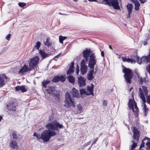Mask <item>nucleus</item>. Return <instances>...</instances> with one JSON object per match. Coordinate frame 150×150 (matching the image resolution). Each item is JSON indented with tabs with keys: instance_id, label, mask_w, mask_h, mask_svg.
<instances>
[{
	"instance_id": "nucleus-2",
	"label": "nucleus",
	"mask_w": 150,
	"mask_h": 150,
	"mask_svg": "<svg viewBox=\"0 0 150 150\" xmlns=\"http://www.w3.org/2000/svg\"><path fill=\"white\" fill-rule=\"evenodd\" d=\"M142 89L141 88H139V91L140 93V97L141 99H142L143 104H144V107L143 109H144V116H146L147 115L148 112L149 111V109L146 107V106L145 103L146 102V100L144 95V92L145 93V95H146L147 94L148 91L147 90V88L143 86L142 87Z\"/></svg>"
},
{
	"instance_id": "nucleus-56",
	"label": "nucleus",
	"mask_w": 150,
	"mask_h": 150,
	"mask_svg": "<svg viewBox=\"0 0 150 150\" xmlns=\"http://www.w3.org/2000/svg\"><path fill=\"white\" fill-rule=\"evenodd\" d=\"M101 54L102 56L103 57H104V52L103 51H101Z\"/></svg>"
},
{
	"instance_id": "nucleus-24",
	"label": "nucleus",
	"mask_w": 150,
	"mask_h": 150,
	"mask_svg": "<svg viewBox=\"0 0 150 150\" xmlns=\"http://www.w3.org/2000/svg\"><path fill=\"white\" fill-rule=\"evenodd\" d=\"M39 53L43 59L49 56V54L46 53L44 51L40 50H39Z\"/></svg>"
},
{
	"instance_id": "nucleus-28",
	"label": "nucleus",
	"mask_w": 150,
	"mask_h": 150,
	"mask_svg": "<svg viewBox=\"0 0 150 150\" xmlns=\"http://www.w3.org/2000/svg\"><path fill=\"white\" fill-rule=\"evenodd\" d=\"M67 79L69 82L72 83H74L75 79L72 76H69L68 77Z\"/></svg>"
},
{
	"instance_id": "nucleus-44",
	"label": "nucleus",
	"mask_w": 150,
	"mask_h": 150,
	"mask_svg": "<svg viewBox=\"0 0 150 150\" xmlns=\"http://www.w3.org/2000/svg\"><path fill=\"white\" fill-rule=\"evenodd\" d=\"M138 78L139 79H140L139 81H140V83H142V82L144 81L143 79L142 78V77L141 76H140V75L139 76H138Z\"/></svg>"
},
{
	"instance_id": "nucleus-15",
	"label": "nucleus",
	"mask_w": 150,
	"mask_h": 150,
	"mask_svg": "<svg viewBox=\"0 0 150 150\" xmlns=\"http://www.w3.org/2000/svg\"><path fill=\"white\" fill-rule=\"evenodd\" d=\"M9 145L11 149H17L18 148L17 143L14 139L11 140Z\"/></svg>"
},
{
	"instance_id": "nucleus-22",
	"label": "nucleus",
	"mask_w": 150,
	"mask_h": 150,
	"mask_svg": "<svg viewBox=\"0 0 150 150\" xmlns=\"http://www.w3.org/2000/svg\"><path fill=\"white\" fill-rule=\"evenodd\" d=\"M15 89L16 91H21L23 92H25L27 91L25 86H17L15 87Z\"/></svg>"
},
{
	"instance_id": "nucleus-39",
	"label": "nucleus",
	"mask_w": 150,
	"mask_h": 150,
	"mask_svg": "<svg viewBox=\"0 0 150 150\" xmlns=\"http://www.w3.org/2000/svg\"><path fill=\"white\" fill-rule=\"evenodd\" d=\"M86 59H82L81 63V67L87 66L86 65Z\"/></svg>"
},
{
	"instance_id": "nucleus-1",
	"label": "nucleus",
	"mask_w": 150,
	"mask_h": 150,
	"mask_svg": "<svg viewBox=\"0 0 150 150\" xmlns=\"http://www.w3.org/2000/svg\"><path fill=\"white\" fill-rule=\"evenodd\" d=\"M39 59L38 57L36 56L32 58L29 63V68L26 64L24 65L22 68L19 71L20 74H23L26 72L30 71L31 69H34L38 63Z\"/></svg>"
},
{
	"instance_id": "nucleus-52",
	"label": "nucleus",
	"mask_w": 150,
	"mask_h": 150,
	"mask_svg": "<svg viewBox=\"0 0 150 150\" xmlns=\"http://www.w3.org/2000/svg\"><path fill=\"white\" fill-rule=\"evenodd\" d=\"M129 62H130L132 63H135V61L134 59H131Z\"/></svg>"
},
{
	"instance_id": "nucleus-17",
	"label": "nucleus",
	"mask_w": 150,
	"mask_h": 150,
	"mask_svg": "<svg viewBox=\"0 0 150 150\" xmlns=\"http://www.w3.org/2000/svg\"><path fill=\"white\" fill-rule=\"evenodd\" d=\"M94 88V85L91 83V86H88L87 87V95H94L93 93V90Z\"/></svg>"
},
{
	"instance_id": "nucleus-31",
	"label": "nucleus",
	"mask_w": 150,
	"mask_h": 150,
	"mask_svg": "<svg viewBox=\"0 0 150 150\" xmlns=\"http://www.w3.org/2000/svg\"><path fill=\"white\" fill-rule=\"evenodd\" d=\"M149 139V138H148L147 137H145L142 140V143L140 146V149H141L142 148L144 147V144L145 142H144V141H146V139Z\"/></svg>"
},
{
	"instance_id": "nucleus-49",
	"label": "nucleus",
	"mask_w": 150,
	"mask_h": 150,
	"mask_svg": "<svg viewBox=\"0 0 150 150\" xmlns=\"http://www.w3.org/2000/svg\"><path fill=\"white\" fill-rule=\"evenodd\" d=\"M135 71L134 72L136 74V75H137L138 76H139V73L138 72V70L137 69H135L134 70Z\"/></svg>"
},
{
	"instance_id": "nucleus-30",
	"label": "nucleus",
	"mask_w": 150,
	"mask_h": 150,
	"mask_svg": "<svg viewBox=\"0 0 150 150\" xmlns=\"http://www.w3.org/2000/svg\"><path fill=\"white\" fill-rule=\"evenodd\" d=\"M67 37L66 36H62V35H60L59 37V42L60 43L62 44H63V41L67 39Z\"/></svg>"
},
{
	"instance_id": "nucleus-3",
	"label": "nucleus",
	"mask_w": 150,
	"mask_h": 150,
	"mask_svg": "<svg viewBox=\"0 0 150 150\" xmlns=\"http://www.w3.org/2000/svg\"><path fill=\"white\" fill-rule=\"evenodd\" d=\"M134 134L133 137V140L131 142L133 143L130 147L129 150H132L135 149L137 146V143L139 137V132L136 128L133 127Z\"/></svg>"
},
{
	"instance_id": "nucleus-6",
	"label": "nucleus",
	"mask_w": 150,
	"mask_h": 150,
	"mask_svg": "<svg viewBox=\"0 0 150 150\" xmlns=\"http://www.w3.org/2000/svg\"><path fill=\"white\" fill-rule=\"evenodd\" d=\"M65 104L64 106L67 108H71V107H74L75 104L74 99L71 98L69 93L67 92L65 95Z\"/></svg>"
},
{
	"instance_id": "nucleus-25",
	"label": "nucleus",
	"mask_w": 150,
	"mask_h": 150,
	"mask_svg": "<svg viewBox=\"0 0 150 150\" xmlns=\"http://www.w3.org/2000/svg\"><path fill=\"white\" fill-rule=\"evenodd\" d=\"M44 44L48 47L52 45V42L50 41V38L48 37L46 39V41L44 42Z\"/></svg>"
},
{
	"instance_id": "nucleus-43",
	"label": "nucleus",
	"mask_w": 150,
	"mask_h": 150,
	"mask_svg": "<svg viewBox=\"0 0 150 150\" xmlns=\"http://www.w3.org/2000/svg\"><path fill=\"white\" fill-rule=\"evenodd\" d=\"M147 102L150 105V95L146 97Z\"/></svg>"
},
{
	"instance_id": "nucleus-23",
	"label": "nucleus",
	"mask_w": 150,
	"mask_h": 150,
	"mask_svg": "<svg viewBox=\"0 0 150 150\" xmlns=\"http://www.w3.org/2000/svg\"><path fill=\"white\" fill-rule=\"evenodd\" d=\"M136 103L132 99L129 100L128 102V107L129 109H133L134 108V105Z\"/></svg>"
},
{
	"instance_id": "nucleus-53",
	"label": "nucleus",
	"mask_w": 150,
	"mask_h": 150,
	"mask_svg": "<svg viewBox=\"0 0 150 150\" xmlns=\"http://www.w3.org/2000/svg\"><path fill=\"white\" fill-rule=\"evenodd\" d=\"M139 1L142 4H144L146 1V0H139Z\"/></svg>"
},
{
	"instance_id": "nucleus-26",
	"label": "nucleus",
	"mask_w": 150,
	"mask_h": 150,
	"mask_svg": "<svg viewBox=\"0 0 150 150\" xmlns=\"http://www.w3.org/2000/svg\"><path fill=\"white\" fill-rule=\"evenodd\" d=\"M80 70L81 74L83 75L87 72V66L81 67Z\"/></svg>"
},
{
	"instance_id": "nucleus-18",
	"label": "nucleus",
	"mask_w": 150,
	"mask_h": 150,
	"mask_svg": "<svg viewBox=\"0 0 150 150\" xmlns=\"http://www.w3.org/2000/svg\"><path fill=\"white\" fill-rule=\"evenodd\" d=\"M72 96L74 97L78 98L79 96V94L78 90L76 89L75 88H72L71 92Z\"/></svg>"
},
{
	"instance_id": "nucleus-55",
	"label": "nucleus",
	"mask_w": 150,
	"mask_h": 150,
	"mask_svg": "<svg viewBox=\"0 0 150 150\" xmlns=\"http://www.w3.org/2000/svg\"><path fill=\"white\" fill-rule=\"evenodd\" d=\"M128 12V15H127V18H130V15L131 13H132V12Z\"/></svg>"
},
{
	"instance_id": "nucleus-50",
	"label": "nucleus",
	"mask_w": 150,
	"mask_h": 150,
	"mask_svg": "<svg viewBox=\"0 0 150 150\" xmlns=\"http://www.w3.org/2000/svg\"><path fill=\"white\" fill-rule=\"evenodd\" d=\"M122 61L123 62H127V59L126 57H122Z\"/></svg>"
},
{
	"instance_id": "nucleus-10",
	"label": "nucleus",
	"mask_w": 150,
	"mask_h": 150,
	"mask_svg": "<svg viewBox=\"0 0 150 150\" xmlns=\"http://www.w3.org/2000/svg\"><path fill=\"white\" fill-rule=\"evenodd\" d=\"M46 91L49 95H53L57 97H58L59 96V93L58 91L55 89V86H52V85L49 84Z\"/></svg>"
},
{
	"instance_id": "nucleus-27",
	"label": "nucleus",
	"mask_w": 150,
	"mask_h": 150,
	"mask_svg": "<svg viewBox=\"0 0 150 150\" xmlns=\"http://www.w3.org/2000/svg\"><path fill=\"white\" fill-rule=\"evenodd\" d=\"M51 81L50 80H47L46 81L44 80L42 82V86L45 88H48V86L47 85Z\"/></svg>"
},
{
	"instance_id": "nucleus-47",
	"label": "nucleus",
	"mask_w": 150,
	"mask_h": 150,
	"mask_svg": "<svg viewBox=\"0 0 150 150\" xmlns=\"http://www.w3.org/2000/svg\"><path fill=\"white\" fill-rule=\"evenodd\" d=\"M103 104L105 106H107V101L106 100H104L103 102Z\"/></svg>"
},
{
	"instance_id": "nucleus-34",
	"label": "nucleus",
	"mask_w": 150,
	"mask_h": 150,
	"mask_svg": "<svg viewBox=\"0 0 150 150\" xmlns=\"http://www.w3.org/2000/svg\"><path fill=\"white\" fill-rule=\"evenodd\" d=\"M33 135L34 136H36L38 139H42V134H41V135H40L39 134H38L35 132L33 134Z\"/></svg>"
},
{
	"instance_id": "nucleus-19",
	"label": "nucleus",
	"mask_w": 150,
	"mask_h": 150,
	"mask_svg": "<svg viewBox=\"0 0 150 150\" xmlns=\"http://www.w3.org/2000/svg\"><path fill=\"white\" fill-rule=\"evenodd\" d=\"M71 65L70 66L69 70L67 71V74H71L74 72V62H71Z\"/></svg>"
},
{
	"instance_id": "nucleus-57",
	"label": "nucleus",
	"mask_w": 150,
	"mask_h": 150,
	"mask_svg": "<svg viewBox=\"0 0 150 150\" xmlns=\"http://www.w3.org/2000/svg\"><path fill=\"white\" fill-rule=\"evenodd\" d=\"M134 105V108H135V110H136V109H137L138 110V108L137 106V105L136 104H135Z\"/></svg>"
},
{
	"instance_id": "nucleus-33",
	"label": "nucleus",
	"mask_w": 150,
	"mask_h": 150,
	"mask_svg": "<svg viewBox=\"0 0 150 150\" xmlns=\"http://www.w3.org/2000/svg\"><path fill=\"white\" fill-rule=\"evenodd\" d=\"M80 93L81 95H83V94H85L87 95V92L86 91V89L82 88V89H81L80 90Z\"/></svg>"
},
{
	"instance_id": "nucleus-37",
	"label": "nucleus",
	"mask_w": 150,
	"mask_h": 150,
	"mask_svg": "<svg viewBox=\"0 0 150 150\" xmlns=\"http://www.w3.org/2000/svg\"><path fill=\"white\" fill-rule=\"evenodd\" d=\"M41 45V43L39 41H38L36 44L34 48H36L37 50H38L39 47H40Z\"/></svg>"
},
{
	"instance_id": "nucleus-32",
	"label": "nucleus",
	"mask_w": 150,
	"mask_h": 150,
	"mask_svg": "<svg viewBox=\"0 0 150 150\" xmlns=\"http://www.w3.org/2000/svg\"><path fill=\"white\" fill-rule=\"evenodd\" d=\"M58 78L59 80V81H60L62 82H64L66 80V78L63 75H61L60 76L58 75Z\"/></svg>"
},
{
	"instance_id": "nucleus-51",
	"label": "nucleus",
	"mask_w": 150,
	"mask_h": 150,
	"mask_svg": "<svg viewBox=\"0 0 150 150\" xmlns=\"http://www.w3.org/2000/svg\"><path fill=\"white\" fill-rule=\"evenodd\" d=\"M61 54V53H60L59 54H58L56 56L53 58V59H54L55 60H56L55 59L56 58H58L59 56V55Z\"/></svg>"
},
{
	"instance_id": "nucleus-20",
	"label": "nucleus",
	"mask_w": 150,
	"mask_h": 150,
	"mask_svg": "<svg viewBox=\"0 0 150 150\" xmlns=\"http://www.w3.org/2000/svg\"><path fill=\"white\" fill-rule=\"evenodd\" d=\"M7 108L10 110L15 111L16 110V107L14 102H12L9 103V105L7 106Z\"/></svg>"
},
{
	"instance_id": "nucleus-4",
	"label": "nucleus",
	"mask_w": 150,
	"mask_h": 150,
	"mask_svg": "<svg viewBox=\"0 0 150 150\" xmlns=\"http://www.w3.org/2000/svg\"><path fill=\"white\" fill-rule=\"evenodd\" d=\"M123 72L125 73L124 77L125 81L127 83L130 84L131 83V79L133 77V73L132 70L129 68L125 67L123 69Z\"/></svg>"
},
{
	"instance_id": "nucleus-36",
	"label": "nucleus",
	"mask_w": 150,
	"mask_h": 150,
	"mask_svg": "<svg viewBox=\"0 0 150 150\" xmlns=\"http://www.w3.org/2000/svg\"><path fill=\"white\" fill-rule=\"evenodd\" d=\"M12 136L13 138L15 139H18V137L17 136L16 132V131H13L12 133Z\"/></svg>"
},
{
	"instance_id": "nucleus-63",
	"label": "nucleus",
	"mask_w": 150,
	"mask_h": 150,
	"mask_svg": "<svg viewBox=\"0 0 150 150\" xmlns=\"http://www.w3.org/2000/svg\"><path fill=\"white\" fill-rule=\"evenodd\" d=\"M133 88V87H131L130 89H129V91H131L132 90V89Z\"/></svg>"
},
{
	"instance_id": "nucleus-38",
	"label": "nucleus",
	"mask_w": 150,
	"mask_h": 150,
	"mask_svg": "<svg viewBox=\"0 0 150 150\" xmlns=\"http://www.w3.org/2000/svg\"><path fill=\"white\" fill-rule=\"evenodd\" d=\"M131 109L132 110L133 112L134 113L135 117H137L138 115V110L136 109V110H134V108H133V109Z\"/></svg>"
},
{
	"instance_id": "nucleus-58",
	"label": "nucleus",
	"mask_w": 150,
	"mask_h": 150,
	"mask_svg": "<svg viewBox=\"0 0 150 150\" xmlns=\"http://www.w3.org/2000/svg\"><path fill=\"white\" fill-rule=\"evenodd\" d=\"M4 52V50H2L1 52H0V55L2 54Z\"/></svg>"
},
{
	"instance_id": "nucleus-41",
	"label": "nucleus",
	"mask_w": 150,
	"mask_h": 150,
	"mask_svg": "<svg viewBox=\"0 0 150 150\" xmlns=\"http://www.w3.org/2000/svg\"><path fill=\"white\" fill-rule=\"evenodd\" d=\"M18 4L19 6L21 7H24L26 5V4L22 2H20Z\"/></svg>"
},
{
	"instance_id": "nucleus-16",
	"label": "nucleus",
	"mask_w": 150,
	"mask_h": 150,
	"mask_svg": "<svg viewBox=\"0 0 150 150\" xmlns=\"http://www.w3.org/2000/svg\"><path fill=\"white\" fill-rule=\"evenodd\" d=\"M90 50L86 49L83 52V56L84 58L85 59L86 61L87 62L88 61L89 57H90Z\"/></svg>"
},
{
	"instance_id": "nucleus-7",
	"label": "nucleus",
	"mask_w": 150,
	"mask_h": 150,
	"mask_svg": "<svg viewBox=\"0 0 150 150\" xmlns=\"http://www.w3.org/2000/svg\"><path fill=\"white\" fill-rule=\"evenodd\" d=\"M46 127L48 130H50L52 131H59V128L61 129L63 126L62 124H60L58 122H54L50 123L48 124Z\"/></svg>"
},
{
	"instance_id": "nucleus-12",
	"label": "nucleus",
	"mask_w": 150,
	"mask_h": 150,
	"mask_svg": "<svg viewBox=\"0 0 150 150\" xmlns=\"http://www.w3.org/2000/svg\"><path fill=\"white\" fill-rule=\"evenodd\" d=\"M97 72V69H95V71H94V69H90V70L88 73L87 77L89 80H92L94 78L93 74H95Z\"/></svg>"
},
{
	"instance_id": "nucleus-48",
	"label": "nucleus",
	"mask_w": 150,
	"mask_h": 150,
	"mask_svg": "<svg viewBox=\"0 0 150 150\" xmlns=\"http://www.w3.org/2000/svg\"><path fill=\"white\" fill-rule=\"evenodd\" d=\"M11 36V34H8L6 37V39L7 40H9V39H10Z\"/></svg>"
},
{
	"instance_id": "nucleus-60",
	"label": "nucleus",
	"mask_w": 150,
	"mask_h": 150,
	"mask_svg": "<svg viewBox=\"0 0 150 150\" xmlns=\"http://www.w3.org/2000/svg\"><path fill=\"white\" fill-rule=\"evenodd\" d=\"M92 2V1H94V2H97V0H88Z\"/></svg>"
},
{
	"instance_id": "nucleus-54",
	"label": "nucleus",
	"mask_w": 150,
	"mask_h": 150,
	"mask_svg": "<svg viewBox=\"0 0 150 150\" xmlns=\"http://www.w3.org/2000/svg\"><path fill=\"white\" fill-rule=\"evenodd\" d=\"M79 69L78 68H76V73L77 75H78L79 72Z\"/></svg>"
},
{
	"instance_id": "nucleus-29",
	"label": "nucleus",
	"mask_w": 150,
	"mask_h": 150,
	"mask_svg": "<svg viewBox=\"0 0 150 150\" xmlns=\"http://www.w3.org/2000/svg\"><path fill=\"white\" fill-rule=\"evenodd\" d=\"M128 10V12H132L133 5L132 4H128L126 6Z\"/></svg>"
},
{
	"instance_id": "nucleus-9",
	"label": "nucleus",
	"mask_w": 150,
	"mask_h": 150,
	"mask_svg": "<svg viewBox=\"0 0 150 150\" xmlns=\"http://www.w3.org/2000/svg\"><path fill=\"white\" fill-rule=\"evenodd\" d=\"M103 4L110 6H112L115 9L120 10L118 0H108L106 3Z\"/></svg>"
},
{
	"instance_id": "nucleus-62",
	"label": "nucleus",
	"mask_w": 150,
	"mask_h": 150,
	"mask_svg": "<svg viewBox=\"0 0 150 150\" xmlns=\"http://www.w3.org/2000/svg\"><path fill=\"white\" fill-rule=\"evenodd\" d=\"M92 146H91L87 150H90V149L91 148H92Z\"/></svg>"
},
{
	"instance_id": "nucleus-46",
	"label": "nucleus",
	"mask_w": 150,
	"mask_h": 150,
	"mask_svg": "<svg viewBox=\"0 0 150 150\" xmlns=\"http://www.w3.org/2000/svg\"><path fill=\"white\" fill-rule=\"evenodd\" d=\"M98 137H97V138H96L94 140V141L92 143V145H91V146H93V145L95 144L96 143V142H97V140H98Z\"/></svg>"
},
{
	"instance_id": "nucleus-11",
	"label": "nucleus",
	"mask_w": 150,
	"mask_h": 150,
	"mask_svg": "<svg viewBox=\"0 0 150 150\" xmlns=\"http://www.w3.org/2000/svg\"><path fill=\"white\" fill-rule=\"evenodd\" d=\"M88 67L90 69H94V66L96 63V56L94 54H92L90 56L88 59Z\"/></svg>"
},
{
	"instance_id": "nucleus-61",
	"label": "nucleus",
	"mask_w": 150,
	"mask_h": 150,
	"mask_svg": "<svg viewBox=\"0 0 150 150\" xmlns=\"http://www.w3.org/2000/svg\"><path fill=\"white\" fill-rule=\"evenodd\" d=\"M103 1H102L101 3H103V2H104V3H106V2L108 1V0H103Z\"/></svg>"
},
{
	"instance_id": "nucleus-64",
	"label": "nucleus",
	"mask_w": 150,
	"mask_h": 150,
	"mask_svg": "<svg viewBox=\"0 0 150 150\" xmlns=\"http://www.w3.org/2000/svg\"><path fill=\"white\" fill-rule=\"evenodd\" d=\"M147 139H148V140H147V141H146V142H147V141H148V142H150L149 141H150V138H149V139H146V140H147Z\"/></svg>"
},
{
	"instance_id": "nucleus-5",
	"label": "nucleus",
	"mask_w": 150,
	"mask_h": 150,
	"mask_svg": "<svg viewBox=\"0 0 150 150\" xmlns=\"http://www.w3.org/2000/svg\"><path fill=\"white\" fill-rule=\"evenodd\" d=\"M42 140L44 142L49 141L51 137L55 136L57 133L55 131L50 130L44 131L42 133Z\"/></svg>"
},
{
	"instance_id": "nucleus-42",
	"label": "nucleus",
	"mask_w": 150,
	"mask_h": 150,
	"mask_svg": "<svg viewBox=\"0 0 150 150\" xmlns=\"http://www.w3.org/2000/svg\"><path fill=\"white\" fill-rule=\"evenodd\" d=\"M146 145L147 146V148H146V149L150 150V142H148V141H147L146 142Z\"/></svg>"
},
{
	"instance_id": "nucleus-14",
	"label": "nucleus",
	"mask_w": 150,
	"mask_h": 150,
	"mask_svg": "<svg viewBox=\"0 0 150 150\" xmlns=\"http://www.w3.org/2000/svg\"><path fill=\"white\" fill-rule=\"evenodd\" d=\"M7 77L5 74H4L2 75H0V88L5 85V81H7Z\"/></svg>"
},
{
	"instance_id": "nucleus-40",
	"label": "nucleus",
	"mask_w": 150,
	"mask_h": 150,
	"mask_svg": "<svg viewBox=\"0 0 150 150\" xmlns=\"http://www.w3.org/2000/svg\"><path fill=\"white\" fill-rule=\"evenodd\" d=\"M77 108L79 111L81 112L82 110L83 107L80 104L78 105Z\"/></svg>"
},
{
	"instance_id": "nucleus-21",
	"label": "nucleus",
	"mask_w": 150,
	"mask_h": 150,
	"mask_svg": "<svg viewBox=\"0 0 150 150\" xmlns=\"http://www.w3.org/2000/svg\"><path fill=\"white\" fill-rule=\"evenodd\" d=\"M132 2L134 3L135 5L134 9L135 11H137L139 10L140 4L137 0H131Z\"/></svg>"
},
{
	"instance_id": "nucleus-35",
	"label": "nucleus",
	"mask_w": 150,
	"mask_h": 150,
	"mask_svg": "<svg viewBox=\"0 0 150 150\" xmlns=\"http://www.w3.org/2000/svg\"><path fill=\"white\" fill-rule=\"evenodd\" d=\"M52 81L54 83H57L59 81V80L58 78V75L54 77L52 80Z\"/></svg>"
},
{
	"instance_id": "nucleus-59",
	"label": "nucleus",
	"mask_w": 150,
	"mask_h": 150,
	"mask_svg": "<svg viewBox=\"0 0 150 150\" xmlns=\"http://www.w3.org/2000/svg\"><path fill=\"white\" fill-rule=\"evenodd\" d=\"M131 59L128 58L127 59V62H129Z\"/></svg>"
},
{
	"instance_id": "nucleus-45",
	"label": "nucleus",
	"mask_w": 150,
	"mask_h": 150,
	"mask_svg": "<svg viewBox=\"0 0 150 150\" xmlns=\"http://www.w3.org/2000/svg\"><path fill=\"white\" fill-rule=\"evenodd\" d=\"M91 142V141H90L88 142L85 143L84 144L83 146L84 147H86V146H88V145H89Z\"/></svg>"
},
{
	"instance_id": "nucleus-13",
	"label": "nucleus",
	"mask_w": 150,
	"mask_h": 150,
	"mask_svg": "<svg viewBox=\"0 0 150 150\" xmlns=\"http://www.w3.org/2000/svg\"><path fill=\"white\" fill-rule=\"evenodd\" d=\"M78 80L79 86L80 87H83L86 85V79L85 78L80 76L78 77Z\"/></svg>"
},
{
	"instance_id": "nucleus-8",
	"label": "nucleus",
	"mask_w": 150,
	"mask_h": 150,
	"mask_svg": "<svg viewBox=\"0 0 150 150\" xmlns=\"http://www.w3.org/2000/svg\"><path fill=\"white\" fill-rule=\"evenodd\" d=\"M134 57L136 59L137 62L139 64H141L142 63H147L150 61V50H149V55L146 56H143L140 59L137 55L134 56Z\"/></svg>"
}]
</instances>
